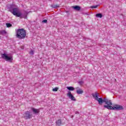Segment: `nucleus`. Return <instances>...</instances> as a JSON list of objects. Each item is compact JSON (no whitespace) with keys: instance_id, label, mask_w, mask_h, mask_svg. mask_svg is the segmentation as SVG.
Instances as JSON below:
<instances>
[{"instance_id":"f257e3e1","label":"nucleus","mask_w":126,"mask_h":126,"mask_svg":"<svg viewBox=\"0 0 126 126\" xmlns=\"http://www.w3.org/2000/svg\"><path fill=\"white\" fill-rule=\"evenodd\" d=\"M92 95L93 98H94L96 101L98 102L99 105H101L103 102L105 103L107 106H112V105H113L112 101L106 98H104L103 99L102 98V97L98 98L99 94H98V92H95L94 94H92Z\"/></svg>"},{"instance_id":"f03ea898","label":"nucleus","mask_w":126,"mask_h":126,"mask_svg":"<svg viewBox=\"0 0 126 126\" xmlns=\"http://www.w3.org/2000/svg\"><path fill=\"white\" fill-rule=\"evenodd\" d=\"M16 37L19 39H24L26 37V31L23 29L16 30Z\"/></svg>"},{"instance_id":"7ed1b4c3","label":"nucleus","mask_w":126,"mask_h":126,"mask_svg":"<svg viewBox=\"0 0 126 126\" xmlns=\"http://www.w3.org/2000/svg\"><path fill=\"white\" fill-rule=\"evenodd\" d=\"M19 9L17 7L9 9V11H10L13 15L17 16V17H20V18H24V17L22 16V13L19 12Z\"/></svg>"},{"instance_id":"20e7f679","label":"nucleus","mask_w":126,"mask_h":126,"mask_svg":"<svg viewBox=\"0 0 126 126\" xmlns=\"http://www.w3.org/2000/svg\"><path fill=\"white\" fill-rule=\"evenodd\" d=\"M104 108H106L108 110H115L116 111H120L124 109L123 106L118 104H115L113 107L111 105H104Z\"/></svg>"},{"instance_id":"39448f33","label":"nucleus","mask_w":126,"mask_h":126,"mask_svg":"<svg viewBox=\"0 0 126 126\" xmlns=\"http://www.w3.org/2000/svg\"><path fill=\"white\" fill-rule=\"evenodd\" d=\"M1 58L3 60H5L6 62H8V63H12V61H13L12 56H8V55L5 53L1 54Z\"/></svg>"},{"instance_id":"423d86ee","label":"nucleus","mask_w":126,"mask_h":126,"mask_svg":"<svg viewBox=\"0 0 126 126\" xmlns=\"http://www.w3.org/2000/svg\"><path fill=\"white\" fill-rule=\"evenodd\" d=\"M32 117L33 115L28 111H26L24 114V118L25 120H30Z\"/></svg>"},{"instance_id":"0eeeda50","label":"nucleus","mask_w":126,"mask_h":126,"mask_svg":"<svg viewBox=\"0 0 126 126\" xmlns=\"http://www.w3.org/2000/svg\"><path fill=\"white\" fill-rule=\"evenodd\" d=\"M67 96L68 97L69 99H70L71 101H76V99L74 97V96L72 95L70 91H68L67 94Z\"/></svg>"},{"instance_id":"6e6552de","label":"nucleus","mask_w":126,"mask_h":126,"mask_svg":"<svg viewBox=\"0 0 126 126\" xmlns=\"http://www.w3.org/2000/svg\"><path fill=\"white\" fill-rule=\"evenodd\" d=\"M31 110L34 115H38L40 113V110L32 107Z\"/></svg>"},{"instance_id":"1a4fd4ad","label":"nucleus","mask_w":126,"mask_h":126,"mask_svg":"<svg viewBox=\"0 0 126 126\" xmlns=\"http://www.w3.org/2000/svg\"><path fill=\"white\" fill-rule=\"evenodd\" d=\"M72 8H73V9H74L75 10H77V11H79V10L81 9V7L78 5L73 6H72Z\"/></svg>"},{"instance_id":"9d476101","label":"nucleus","mask_w":126,"mask_h":126,"mask_svg":"<svg viewBox=\"0 0 126 126\" xmlns=\"http://www.w3.org/2000/svg\"><path fill=\"white\" fill-rule=\"evenodd\" d=\"M77 91L76 93L80 94H82L83 93V91L81 90V89L79 88V87L76 88Z\"/></svg>"},{"instance_id":"9b49d317","label":"nucleus","mask_w":126,"mask_h":126,"mask_svg":"<svg viewBox=\"0 0 126 126\" xmlns=\"http://www.w3.org/2000/svg\"><path fill=\"white\" fill-rule=\"evenodd\" d=\"M56 125L57 126H62L63 125V123H62V120L59 119L57 121H56Z\"/></svg>"},{"instance_id":"f8f14e48","label":"nucleus","mask_w":126,"mask_h":126,"mask_svg":"<svg viewBox=\"0 0 126 126\" xmlns=\"http://www.w3.org/2000/svg\"><path fill=\"white\" fill-rule=\"evenodd\" d=\"M66 88L69 91H74V88L73 87H67Z\"/></svg>"},{"instance_id":"ddd939ff","label":"nucleus","mask_w":126,"mask_h":126,"mask_svg":"<svg viewBox=\"0 0 126 126\" xmlns=\"http://www.w3.org/2000/svg\"><path fill=\"white\" fill-rule=\"evenodd\" d=\"M96 17L99 18H102L103 17V15H102L101 13H97L95 15Z\"/></svg>"},{"instance_id":"4468645a","label":"nucleus","mask_w":126,"mask_h":126,"mask_svg":"<svg viewBox=\"0 0 126 126\" xmlns=\"http://www.w3.org/2000/svg\"><path fill=\"white\" fill-rule=\"evenodd\" d=\"M6 34V32L5 31H0V35H5Z\"/></svg>"},{"instance_id":"2eb2a0df","label":"nucleus","mask_w":126,"mask_h":126,"mask_svg":"<svg viewBox=\"0 0 126 126\" xmlns=\"http://www.w3.org/2000/svg\"><path fill=\"white\" fill-rule=\"evenodd\" d=\"M6 26L8 28H9V27H11L12 26V25L9 23H7L6 24Z\"/></svg>"},{"instance_id":"dca6fc26","label":"nucleus","mask_w":126,"mask_h":126,"mask_svg":"<svg viewBox=\"0 0 126 126\" xmlns=\"http://www.w3.org/2000/svg\"><path fill=\"white\" fill-rule=\"evenodd\" d=\"M52 7L53 8H57V7H59L60 6H59V5L54 4V5H52Z\"/></svg>"},{"instance_id":"f3484780","label":"nucleus","mask_w":126,"mask_h":126,"mask_svg":"<svg viewBox=\"0 0 126 126\" xmlns=\"http://www.w3.org/2000/svg\"><path fill=\"white\" fill-rule=\"evenodd\" d=\"M58 90H59V88H58V87H56V88L53 89V91L57 92V91H58Z\"/></svg>"},{"instance_id":"a211bd4d","label":"nucleus","mask_w":126,"mask_h":126,"mask_svg":"<svg viewBox=\"0 0 126 126\" xmlns=\"http://www.w3.org/2000/svg\"><path fill=\"white\" fill-rule=\"evenodd\" d=\"M29 54H30V55H34V51L32 50H31Z\"/></svg>"},{"instance_id":"6ab92c4d","label":"nucleus","mask_w":126,"mask_h":126,"mask_svg":"<svg viewBox=\"0 0 126 126\" xmlns=\"http://www.w3.org/2000/svg\"><path fill=\"white\" fill-rule=\"evenodd\" d=\"M78 83L80 85H82V84H83L84 82L82 81H80L78 82Z\"/></svg>"},{"instance_id":"aec40b11","label":"nucleus","mask_w":126,"mask_h":126,"mask_svg":"<svg viewBox=\"0 0 126 126\" xmlns=\"http://www.w3.org/2000/svg\"><path fill=\"white\" fill-rule=\"evenodd\" d=\"M97 7H98V5H96L95 6H91V8H97Z\"/></svg>"},{"instance_id":"412c9836","label":"nucleus","mask_w":126,"mask_h":126,"mask_svg":"<svg viewBox=\"0 0 126 126\" xmlns=\"http://www.w3.org/2000/svg\"><path fill=\"white\" fill-rule=\"evenodd\" d=\"M48 22V20H43L42 21V23H47Z\"/></svg>"},{"instance_id":"4be33fe9","label":"nucleus","mask_w":126,"mask_h":126,"mask_svg":"<svg viewBox=\"0 0 126 126\" xmlns=\"http://www.w3.org/2000/svg\"><path fill=\"white\" fill-rule=\"evenodd\" d=\"M25 13H27V14H28V13H27V12L25 11Z\"/></svg>"},{"instance_id":"5701e85b","label":"nucleus","mask_w":126,"mask_h":126,"mask_svg":"<svg viewBox=\"0 0 126 126\" xmlns=\"http://www.w3.org/2000/svg\"><path fill=\"white\" fill-rule=\"evenodd\" d=\"M25 18H27V16H26L25 17Z\"/></svg>"},{"instance_id":"b1692460","label":"nucleus","mask_w":126,"mask_h":126,"mask_svg":"<svg viewBox=\"0 0 126 126\" xmlns=\"http://www.w3.org/2000/svg\"><path fill=\"white\" fill-rule=\"evenodd\" d=\"M0 39H1V36H0Z\"/></svg>"}]
</instances>
